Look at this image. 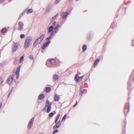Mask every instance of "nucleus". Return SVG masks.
<instances>
[{
    "mask_svg": "<svg viewBox=\"0 0 134 134\" xmlns=\"http://www.w3.org/2000/svg\"><path fill=\"white\" fill-rule=\"evenodd\" d=\"M32 40V37L30 36H29L26 38L24 45V48H25L26 49L29 46Z\"/></svg>",
    "mask_w": 134,
    "mask_h": 134,
    "instance_id": "obj_1",
    "label": "nucleus"
},
{
    "mask_svg": "<svg viewBox=\"0 0 134 134\" xmlns=\"http://www.w3.org/2000/svg\"><path fill=\"white\" fill-rule=\"evenodd\" d=\"M52 104V103L51 102L49 101L48 100H47L45 104V108L46 107L47 108V113H49L50 111L51 108V105Z\"/></svg>",
    "mask_w": 134,
    "mask_h": 134,
    "instance_id": "obj_2",
    "label": "nucleus"
},
{
    "mask_svg": "<svg viewBox=\"0 0 134 134\" xmlns=\"http://www.w3.org/2000/svg\"><path fill=\"white\" fill-rule=\"evenodd\" d=\"M24 24L23 22L20 21L18 23V29L19 31H21L23 30Z\"/></svg>",
    "mask_w": 134,
    "mask_h": 134,
    "instance_id": "obj_3",
    "label": "nucleus"
},
{
    "mask_svg": "<svg viewBox=\"0 0 134 134\" xmlns=\"http://www.w3.org/2000/svg\"><path fill=\"white\" fill-rule=\"evenodd\" d=\"M34 120V118H32L29 121L28 125V129H30L32 127L33 124Z\"/></svg>",
    "mask_w": 134,
    "mask_h": 134,
    "instance_id": "obj_4",
    "label": "nucleus"
},
{
    "mask_svg": "<svg viewBox=\"0 0 134 134\" xmlns=\"http://www.w3.org/2000/svg\"><path fill=\"white\" fill-rule=\"evenodd\" d=\"M19 44L14 43L13 46V47L12 49V51L13 52H15L18 49V47L19 46Z\"/></svg>",
    "mask_w": 134,
    "mask_h": 134,
    "instance_id": "obj_5",
    "label": "nucleus"
},
{
    "mask_svg": "<svg viewBox=\"0 0 134 134\" xmlns=\"http://www.w3.org/2000/svg\"><path fill=\"white\" fill-rule=\"evenodd\" d=\"M13 80V77L12 76H9L7 80V83L9 85H10L12 83Z\"/></svg>",
    "mask_w": 134,
    "mask_h": 134,
    "instance_id": "obj_6",
    "label": "nucleus"
},
{
    "mask_svg": "<svg viewBox=\"0 0 134 134\" xmlns=\"http://www.w3.org/2000/svg\"><path fill=\"white\" fill-rule=\"evenodd\" d=\"M55 123L56 124V125L53 127V129H54L55 128H58L60 127L61 125L60 120H59L58 122Z\"/></svg>",
    "mask_w": 134,
    "mask_h": 134,
    "instance_id": "obj_7",
    "label": "nucleus"
},
{
    "mask_svg": "<svg viewBox=\"0 0 134 134\" xmlns=\"http://www.w3.org/2000/svg\"><path fill=\"white\" fill-rule=\"evenodd\" d=\"M41 42L38 38L34 42L33 46L34 47H36L37 45L39 44Z\"/></svg>",
    "mask_w": 134,
    "mask_h": 134,
    "instance_id": "obj_8",
    "label": "nucleus"
},
{
    "mask_svg": "<svg viewBox=\"0 0 134 134\" xmlns=\"http://www.w3.org/2000/svg\"><path fill=\"white\" fill-rule=\"evenodd\" d=\"M68 12H62L61 14V15L63 18H65L68 15Z\"/></svg>",
    "mask_w": 134,
    "mask_h": 134,
    "instance_id": "obj_9",
    "label": "nucleus"
},
{
    "mask_svg": "<svg viewBox=\"0 0 134 134\" xmlns=\"http://www.w3.org/2000/svg\"><path fill=\"white\" fill-rule=\"evenodd\" d=\"M20 66H19L17 69L16 72V78L18 79L19 76V72L20 71Z\"/></svg>",
    "mask_w": 134,
    "mask_h": 134,
    "instance_id": "obj_10",
    "label": "nucleus"
},
{
    "mask_svg": "<svg viewBox=\"0 0 134 134\" xmlns=\"http://www.w3.org/2000/svg\"><path fill=\"white\" fill-rule=\"evenodd\" d=\"M75 80L76 81L79 82L81 80V78L80 77H78V75L76 74L75 77Z\"/></svg>",
    "mask_w": 134,
    "mask_h": 134,
    "instance_id": "obj_11",
    "label": "nucleus"
},
{
    "mask_svg": "<svg viewBox=\"0 0 134 134\" xmlns=\"http://www.w3.org/2000/svg\"><path fill=\"white\" fill-rule=\"evenodd\" d=\"M49 43V42H46L43 44L42 47V48L43 49H45L46 48V47L48 46Z\"/></svg>",
    "mask_w": 134,
    "mask_h": 134,
    "instance_id": "obj_12",
    "label": "nucleus"
},
{
    "mask_svg": "<svg viewBox=\"0 0 134 134\" xmlns=\"http://www.w3.org/2000/svg\"><path fill=\"white\" fill-rule=\"evenodd\" d=\"M60 98L59 96L56 94L54 96V100L55 101H58Z\"/></svg>",
    "mask_w": 134,
    "mask_h": 134,
    "instance_id": "obj_13",
    "label": "nucleus"
},
{
    "mask_svg": "<svg viewBox=\"0 0 134 134\" xmlns=\"http://www.w3.org/2000/svg\"><path fill=\"white\" fill-rule=\"evenodd\" d=\"M61 25L59 24H58L54 28V30H55L54 33H56L58 30V29L59 27H60Z\"/></svg>",
    "mask_w": 134,
    "mask_h": 134,
    "instance_id": "obj_14",
    "label": "nucleus"
},
{
    "mask_svg": "<svg viewBox=\"0 0 134 134\" xmlns=\"http://www.w3.org/2000/svg\"><path fill=\"white\" fill-rule=\"evenodd\" d=\"M49 62L52 64L55 65L56 64L55 60L53 59H50L49 60Z\"/></svg>",
    "mask_w": 134,
    "mask_h": 134,
    "instance_id": "obj_15",
    "label": "nucleus"
},
{
    "mask_svg": "<svg viewBox=\"0 0 134 134\" xmlns=\"http://www.w3.org/2000/svg\"><path fill=\"white\" fill-rule=\"evenodd\" d=\"M54 29V27L52 26H51L49 27L48 29V33H49V32H51Z\"/></svg>",
    "mask_w": 134,
    "mask_h": 134,
    "instance_id": "obj_16",
    "label": "nucleus"
},
{
    "mask_svg": "<svg viewBox=\"0 0 134 134\" xmlns=\"http://www.w3.org/2000/svg\"><path fill=\"white\" fill-rule=\"evenodd\" d=\"M54 35V34H53V31L51 32L50 36L47 38V40L48 41L49 40L50 38H52L53 37V35Z\"/></svg>",
    "mask_w": 134,
    "mask_h": 134,
    "instance_id": "obj_17",
    "label": "nucleus"
},
{
    "mask_svg": "<svg viewBox=\"0 0 134 134\" xmlns=\"http://www.w3.org/2000/svg\"><path fill=\"white\" fill-rule=\"evenodd\" d=\"M99 62V60L98 59H96L95 61L94 66L96 67L97 65Z\"/></svg>",
    "mask_w": 134,
    "mask_h": 134,
    "instance_id": "obj_18",
    "label": "nucleus"
},
{
    "mask_svg": "<svg viewBox=\"0 0 134 134\" xmlns=\"http://www.w3.org/2000/svg\"><path fill=\"white\" fill-rule=\"evenodd\" d=\"M44 34H42L40 37L38 39L41 41V42L44 39Z\"/></svg>",
    "mask_w": 134,
    "mask_h": 134,
    "instance_id": "obj_19",
    "label": "nucleus"
},
{
    "mask_svg": "<svg viewBox=\"0 0 134 134\" xmlns=\"http://www.w3.org/2000/svg\"><path fill=\"white\" fill-rule=\"evenodd\" d=\"M44 97V95L43 94H42L40 95L38 97V98L40 100L43 99Z\"/></svg>",
    "mask_w": 134,
    "mask_h": 134,
    "instance_id": "obj_20",
    "label": "nucleus"
},
{
    "mask_svg": "<svg viewBox=\"0 0 134 134\" xmlns=\"http://www.w3.org/2000/svg\"><path fill=\"white\" fill-rule=\"evenodd\" d=\"M82 51L83 52H85L87 49V47L86 45L84 44L82 46Z\"/></svg>",
    "mask_w": 134,
    "mask_h": 134,
    "instance_id": "obj_21",
    "label": "nucleus"
},
{
    "mask_svg": "<svg viewBox=\"0 0 134 134\" xmlns=\"http://www.w3.org/2000/svg\"><path fill=\"white\" fill-rule=\"evenodd\" d=\"M53 77L54 80H57L58 79V76L57 75L54 74L53 75Z\"/></svg>",
    "mask_w": 134,
    "mask_h": 134,
    "instance_id": "obj_22",
    "label": "nucleus"
},
{
    "mask_svg": "<svg viewBox=\"0 0 134 134\" xmlns=\"http://www.w3.org/2000/svg\"><path fill=\"white\" fill-rule=\"evenodd\" d=\"M56 113V112L55 111H54L53 112L50 113L49 114V116L50 117H52L53 116L54 114H55Z\"/></svg>",
    "mask_w": 134,
    "mask_h": 134,
    "instance_id": "obj_23",
    "label": "nucleus"
},
{
    "mask_svg": "<svg viewBox=\"0 0 134 134\" xmlns=\"http://www.w3.org/2000/svg\"><path fill=\"white\" fill-rule=\"evenodd\" d=\"M60 114H59L57 116V117H56V118L55 121V123H56V122H57L58 119H59V117L60 116Z\"/></svg>",
    "mask_w": 134,
    "mask_h": 134,
    "instance_id": "obj_24",
    "label": "nucleus"
},
{
    "mask_svg": "<svg viewBox=\"0 0 134 134\" xmlns=\"http://www.w3.org/2000/svg\"><path fill=\"white\" fill-rule=\"evenodd\" d=\"M7 31V29L6 28H3L1 30V32L2 33H4Z\"/></svg>",
    "mask_w": 134,
    "mask_h": 134,
    "instance_id": "obj_25",
    "label": "nucleus"
},
{
    "mask_svg": "<svg viewBox=\"0 0 134 134\" xmlns=\"http://www.w3.org/2000/svg\"><path fill=\"white\" fill-rule=\"evenodd\" d=\"M33 12V10L32 9H29L27 12V14L29 13H31Z\"/></svg>",
    "mask_w": 134,
    "mask_h": 134,
    "instance_id": "obj_26",
    "label": "nucleus"
},
{
    "mask_svg": "<svg viewBox=\"0 0 134 134\" xmlns=\"http://www.w3.org/2000/svg\"><path fill=\"white\" fill-rule=\"evenodd\" d=\"M46 91L47 92H50L51 91V88L50 87H47L46 89Z\"/></svg>",
    "mask_w": 134,
    "mask_h": 134,
    "instance_id": "obj_27",
    "label": "nucleus"
},
{
    "mask_svg": "<svg viewBox=\"0 0 134 134\" xmlns=\"http://www.w3.org/2000/svg\"><path fill=\"white\" fill-rule=\"evenodd\" d=\"M3 81V79L1 77H0V84H2Z\"/></svg>",
    "mask_w": 134,
    "mask_h": 134,
    "instance_id": "obj_28",
    "label": "nucleus"
},
{
    "mask_svg": "<svg viewBox=\"0 0 134 134\" xmlns=\"http://www.w3.org/2000/svg\"><path fill=\"white\" fill-rule=\"evenodd\" d=\"M80 92V95L81 96H82L83 94L84 93V90H81Z\"/></svg>",
    "mask_w": 134,
    "mask_h": 134,
    "instance_id": "obj_29",
    "label": "nucleus"
},
{
    "mask_svg": "<svg viewBox=\"0 0 134 134\" xmlns=\"http://www.w3.org/2000/svg\"><path fill=\"white\" fill-rule=\"evenodd\" d=\"M58 14H57L54 17H53L52 18V21H53L56 18Z\"/></svg>",
    "mask_w": 134,
    "mask_h": 134,
    "instance_id": "obj_30",
    "label": "nucleus"
},
{
    "mask_svg": "<svg viewBox=\"0 0 134 134\" xmlns=\"http://www.w3.org/2000/svg\"><path fill=\"white\" fill-rule=\"evenodd\" d=\"M58 130L56 129L54 130L53 132V134H54L58 132Z\"/></svg>",
    "mask_w": 134,
    "mask_h": 134,
    "instance_id": "obj_31",
    "label": "nucleus"
},
{
    "mask_svg": "<svg viewBox=\"0 0 134 134\" xmlns=\"http://www.w3.org/2000/svg\"><path fill=\"white\" fill-rule=\"evenodd\" d=\"M24 58V57L23 56H22L20 58V63H21L23 61V60Z\"/></svg>",
    "mask_w": 134,
    "mask_h": 134,
    "instance_id": "obj_32",
    "label": "nucleus"
},
{
    "mask_svg": "<svg viewBox=\"0 0 134 134\" xmlns=\"http://www.w3.org/2000/svg\"><path fill=\"white\" fill-rule=\"evenodd\" d=\"M66 114H65L64 116L63 117V118H62V121L65 120L66 118Z\"/></svg>",
    "mask_w": 134,
    "mask_h": 134,
    "instance_id": "obj_33",
    "label": "nucleus"
},
{
    "mask_svg": "<svg viewBox=\"0 0 134 134\" xmlns=\"http://www.w3.org/2000/svg\"><path fill=\"white\" fill-rule=\"evenodd\" d=\"M61 0H55V4H57L59 3L61 1Z\"/></svg>",
    "mask_w": 134,
    "mask_h": 134,
    "instance_id": "obj_34",
    "label": "nucleus"
},
{
    "mask_svg": "<svg viewBox=\"0 0 134 134\" xmlns=\"http://www.w3.org/2000/svg\"><path fill=\"white\" fill-rule=\"evenodd\" d=\"M25 37V35L24 34H22L20 35V37L21 38H23Z\"/></svg>",
    "mask_w": 134,
    "mask_h": 134,
    "instance_id": "obj_35",
    "label": "nucleus"
},
{
    "mask_svg": "<svg viewBox=\"0 0 134 134\" xmlns=\"http://www.w3.org/2000/svg\"><path fill=\"white\" fill-rule=\"evenodd\" d=\"M29 58L31 60H32L33 59V56L32 55H30L29 56Z\"/></svg>",
    "mask_w": 134,
    "mask_h": 134,
    "instance_id": "obj_36",
    "label": "nucleus"
},
{
    "mask_svg": "<svg viewBox=\"0 0 134 134\" xmlns=\"http://www.w3.org/2000/svg\"><path fill=\"white\" fill-rule=\"evenodd\" d=\"M5 1V0H0V3H2L3 2Z\"/></svg>",
    "mask_w": 134,
    "mask_h": 134,
    "instance_id": "obj_37",
    "label": "nucleus"
},
{
    "mask_svg": "<svg viewBox=\"0 0 134 134\" xmlns=\"http://www.w3.org/2000/svg\"><path fill=\"white\" fill-rule=\"evenodd\" d=\"M77 104V102L76 101V102L75 104L73 106V107H75Z\"/></svg>",
    "mask_w": 134,
    "mask_h": 134,
    "instance_id": "obj_38",
    "label": "nucleus"
},
{
    "mask_svg": "<svg viewBox=\"0 0 134 134\" xmlns=\"http://www.w3.org/2000/svg\"><path fill=\"white\" fill-rule=\"evenodd\" d=\"M2 105V102H1L0 104V109L1 108Z\"/></svg>",
    "mask_w": 134,
    "mask_h": 134,
    "instance_id": "obj_39",
    "label": "nucleus"
},
{
    "mask_svg": "<svg viewBox=\"0 0 134 134\" xmlns=\"http://www.w3.org/2000/svg\"><path fill=\"white\" fill-rule=\"evenodd\" d=\"M56 23V22L55 21H54L53 23V25H54Z\"/></svg>",
    "mask_w": 134,
    "mask_h": 134,
    "instance_id": "obj_40",
    "label": "nucleus"
},
{
    "mask_svg": "<svg viewBox=\"0 0 134 134\" xmlns=\"http://www.w3.org/2000/svg\"><path fill=\"white\" fill-rule=\"evenodd\" d=\"M132 45L133 46H134V40L133 41Z\"/></svg>",
    "mask_w": 134,
    "mask_h": 134,
    "instance_id": "obj_41",
    "label": "nucleus"
},
{
    "mask_svg": "<svg viewBox=\"0 0 134 134\" xmlns=\"http://www.w3.org/2000/svg\"><path fill=\"white\" fill-rule=\"evenodd\" d=\"M129 103H128V111H129Z\"/></svg>",
    "mask_w": 134,
    "mask_h": 134,
    "instance_id": "obj_42",
    "label": "nucleus"
},
{
    "mask_svg": "<svg viewBox=\"0 0 134 134\" xmlns=\"http://www.w3.org/2000/svg\"><path fill=\"white\" fill-rule=\"evenodd\" d=\"M80 77L81 78V80L83 78V76H81Z\"/></svg>",
    "mask_w": 134,
    "mask_h": 134,
    "instance_id": "obj_43",
    "label": "nucleus"
},
{
    "mask_svg": "<svg viewBox=\"0 0 134 134\" xmlns=\"http://www.w3.org/2000/svg\"><path fill=\"white\" fill-rule=\"evenodd\" d=\"M10 94H9L8 95V96L9 97L10 95Z\"/></svg>",
    "mask_w": 134,
    "mask_h": 134,
    "instance_id": "obj_44",
    "label": "nucleus"
}]
</instances>
